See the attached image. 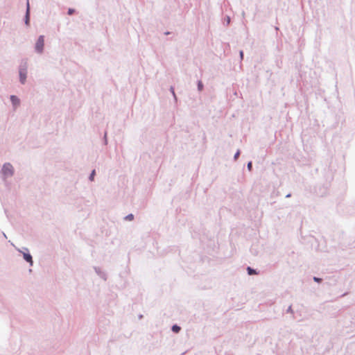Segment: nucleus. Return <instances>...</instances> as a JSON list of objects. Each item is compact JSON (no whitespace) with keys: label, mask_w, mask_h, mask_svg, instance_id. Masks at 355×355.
<instances>
[{"label":"nucleus","mask_w":355,"mask_h":355,"mask_svg":"<svg viewBox=\"0 0 355 355\" xmlns=\"http://www.w3.org/2000/svg\"><path fill=\"white\" fill-rule=\"evenodd\" d=\"M2 173L6 176H10L13 173V167L12 166L9 164H5L2 168Z\"/></svg>","instance_id":"obj_1"},{"label":"nucleus","mask_w":355,"mask_h":355,"mask_svg":"<svg viewBox=\"0 0 355 355\" xmlns=\"http://www.w3.org/2000/svg\"><path fill=\"white\" fill-rule=\"evenodd\" d=\"M95 173H96V171L95 170H93L91 175H90V177H89V180L91 181H93L94 180V175H95Z\"/></svg>","instance_id":"obj_8"},{"label":"nucleus","mask_w":355,"mask_h":355,"mask_svg":"<svg viewBox=\"0 0 355 355\" xmlns=\"http://www.w3.org/2000/svg\"><path fill=\"white\" fill-rule=\"evenodd\" d=\"M44 45V36H40L38 38L36 44H35V49L39 53H41L43 51Z\"/></svg>","instance_id":"obj_2"},{"label":"nucleus","mask_w":355,"mask_h":355,"mask_svg":"<svg viewBox=\"0 0 355 355\" xmlns=\"http://www.w3.org/2000/svg\"><path fill=\"white\" fill-rule=\"evenodd\" d=\"M10 100L15 106H17L19 104V99L15 96H11Z\"/></svg>","instance_id":"obj_4"},{"label":"nucleus","mask_w":355,"mask_h":355,"mask_svg":"<svg viewBox=\"0 0 355 355\" xmlns=\"http://www.w3.org/2000/svg\"><path fill=\"white\" fill-rule=\"evenodd\" d=\"M252 167V162H249V163L248 164V170H249V171H251Z\"/></svg>","instance_id":"obj_12"},{"label":"nucleus","mask_w":355,"mask_h":355,"mask_svg":"<svg viewBox=\"0 0 355 355\" xmlns=\"http://www.w3.org/2000/svg\"><path fill=\"white\" fill-rule=\"evenodd\" d=\"M24 259L26 261L29 262L31 264L33 263L32 257H31V254H24Z\"/></svg>","instance_id":"obj_5"},{"label":"nucleus","mask_w":355,"mask_h":355,"mask_svg":"<svg viewBox=\"0 0 355 355\" xmlns=\"http://www.w3.org/2000/svg\"><path fill=\"white\" fill-rule=\"evenodd\" d=\"M198 89H199L200 91L202 90L203 85H202V82H201V81H199V82H198Z\"/></svg>","instance_id":"obj_9"},{"label":"nucleus","mask_w":355,"mask_h":355,"mask_svg":"<svg viewBox=\"0 0 355 355\" xmlns=\"http://www.w3.org/2000/svg\"><path fill=\"white\" fill-rule=\"evenodd\" d=\"M227 24H230V17H227Z\"/></svg>","instance_id":"obj_16"},{"label":"nucleus","mask_w":355,"mask_h":355,"mask_svg":"<svg viewBox=\"0 0 355 355\" xmlns=\"http://www.w3.org/2000/svg\"><path fill=\"white\" fill-rule=\"evenodd\" d=\"M27 15L28 14V12H29V3L28 1L27 2Z\"/></svg>","instance_id":"obj_15"},{"label":"nucleus","mask_w":355,"mask_h":355,"mask_svg":"<svg viewBox=\"0 0 355 355\" xmlns=\"http://www.w3.org/2000/svg\"><path fill=\"white\" fill-rule=\"evenodd\" d=\"M314 280H315V282H320L321 281V279H320L317 278V277H314Z\"/></svg>","instance_id":"obj_14"},{"label":"nucleus","mask_w":355,"mask_h":355,"mask_svg":"<svg viewBox=\"0 0 355 355\" xmlns=\"http://www.w3.org/2000/svg\"><path fill=\"white\" fill-rule=\"evenodd\" d=\"M19 76H20V81L22 84H24L25 83V80L26 78V71H20Z\"/></svg>","instance_id":"obj_3"},{"label":"nucleus","mask_w":355,"mask_h":355,"mask_svg":"<svg viewBox=\"0 0 355 355\" xmlns=\"http://www.w3.org/2000/svg\"><path fill=\"white\" fill-rule=\"evenodd\" d=\"M172 330L175 332V333H178L179 332V331L180 330V327L177 326V325H174L172 327Z\"/></svg>","instance_id":"obj_7"},{"label":"nucleus","mask_w":355,"mask_h":355,"mask_svg":"<svg viewBox=\"0 0 355 355\" xmlns=\"http://www.w3.org/2000/svg\"><path fill=\"white\" fill-rule=\"evenodd\" d=\"M239 154H240L239 151H238V152L235 154V155H234L235 159H237V157L239 156Z\"/></svg>","instance_id":"obj_13"},{"label":"nucleus","mask_w":355,"mask_h":355,"mask_svg":"<svg viewBox=\"0 0 355 355\" xmlns=\"http://www.w3.org/2000/svg\"><path fill=\"white\" fill-rule=\"evenodd\" d=\"M73 12H74V10H73V9H72V8H69V9L68 10V14H69V15H72Z\"/></svg>","instance_id":"obj_11"},{"label":"nucleus","mask_w":355,"mask_h":355,"mask_svg":"<svg viewBox=\"0 0 355 355\" xmlns=\"http://www.w3.org/2000/svg\"><path fill=\"white\" fill-rule=\"evenodd\" d=\"M125 218L128 220H132L134 218V216L132 214L128 215Z\"/></svg>","instance_id":"obj_10"},{"label":"nucleus","mask_w":355,"mask_h":355,"mask_svg":"<svg viewBox=\"0 0 355 355\" xmlns=\"http://www.w3.org/2000/svg\"><path fill=\"white\" fill-rule=\"evenodd\" d=\"M240 54H241V57L243 58V51H241Z\"/></svg>","instance_id":"obj_17"},{"label":"nucleus","mask_w":355,"mask_h":355,"mask_svg":"<svg viewBox=\"0 0 355 355\" xmlns=\"http://www.w3.org/2000/svg\"><path fill=\"white\" fill-rule=\"evenodd\" d=\"M247 270L250 275L257 274L256 271L251 268L250 267H248Z\"/></svg>","instance_id":"obj_6"}]
</instances>
